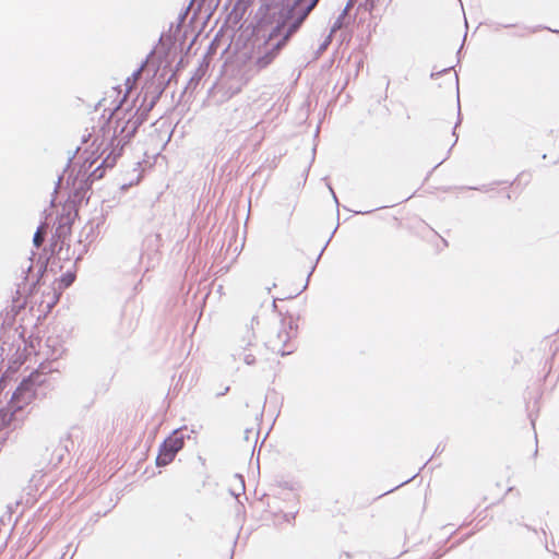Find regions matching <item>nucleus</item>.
<instances>
[{"label": "nucleus", "instance_id": "2f4dec72", "mask_svg": "<svg viewBox=\"0 0 559 559\" xmlns=\"http://www.w3.org/2000/svg\"><path fill=\"white\" fill-rule=\"evenodd\" d=\"M328 188H329L330 192L332 193V197H333V199H334V201L336 203V207L338 209L340 203H338L337 197H336V194H335V192H334V190H333V188H332V186L330 183H328Z\"/></svg>", "mask_w": 559, "mask_h": 559}, {"label": "nucleus", "instance_id": "9b49d317", "mask_svg": "<svg viewBox=\"0 0 559 559\" xmlns=\"http://www.w3.org/2000/svg\"><path fill=\"white\" fill-rule=\"evenodd\" d=\"M337 228H338V224L336 225V227H335V228H334V230L332 231V234H331L330 238L328 239V241L325 242V245L323 246V248H322V249H321V251L319 252V254H318V257H317V259H316L314 264L311 266V269H310V271H309V273H308V275H307L306 283H305V285L302 286V288H301L300 290L296 292L295 294H290V295H287V296H285V297H283V298H280V300L294 299V298L298 297V296H299L304 290H306V289H307L308 284H309V282H310V277H311V275L313 274V272H314V270H316V266H317V264H318V262H319V260H320L321 255L323 254V251H324V250H325V248L328 247V245H329L330 240L332 239V237H333V235L335 234V231L337 230Z\"/></svg>", "mask_w": 559, "mask_h": 559}, {"label": "nucleus", "instance_id": "f03ea898", "mask_svg": "<svg viewBox=\"0 0 559 559\" xmlns=\"http://www.w3.org/2000/svg\"><path fill=\"white\" fill-rule=\"evenodd\" d=\"M80 207L81 206H76L74 209L71 206L68 200L66 201V204L62 207V213L59 214L56 218V227L51 235L50 242L38 257L37 263L39 267L37 272V278L31 284H27V273L32 269V265H29L26 272H24V281L17 285V294L27 292V294L31 296L35 295L40 285V280L48 271V267H50V270L53 272L55 266H58L59 270H61L62 266L58 264L60 260L70 259V245L68 243V240L71 236L72 225Z\"/></svg>", "mask_w": 559, "mask_h": 559}, {"label": "nucleus", "instance_id": "37998d69", "mask_svg": "<svg viewBox=\"0 0 559 559\" xmlns=\"http://www.w3.org/2000/svg\"><path fill=\"white\" fill-rule=\"evenodd\" d=\"M43 215H45L46 217L51 215V212L48 210V209H45L43 212H41Z\"/></svg>", "mask_w": 559, "mask_h": 559}, {"label": "nucleus", "instance_id": "3c124183", "mask_svg": "<svg viewBox=\"0 0 559 559\" xmlns=\"http://www.w3.org/2000/svg\"><path fill=\"white\" fill-rule=\"evenodd\" d=\"M314 156H316V146L312 148V159H311V163L314 160Z\"/></svg>", "mask_w": 559, "mask_h": 559}, {"label": "nucleus", "instance_id": "c85d7f7f", "mask_svg": "<svg viewBox=\"0 0 559 559\" xmlns=\"http://www.w3.org/2000/svg\"><path fill=\"white\" fill-rule=\"evenodd\" d=\"M384 206H379V207H376V209H371V210H367V211H353L354 214L356 215H368V214H371L373 213L374 211L377 210H380V209H383Z\"/></svg>", "mask_w": 559, "mask_h": 559}, {"label": "nucleus", "instance_id": "c03bdc74", "mask_svg": "<svg viewBox=\"0 0 559 559\" xmlns=\"http://www.w3.org/2000/svg\"><path fill=\"white\" fill-rule=\"evenodd\" d=\"M528 418L531 420L532 426H534L535 425V418H533V415H532L531 412L528 413Z\"/></svg>", "mask_w": 559, "mask_h": 559}, {"label": "nucleus", "instance_id": "f704fd0d", "mask_svg": "<svg viewBox=\"0 0 559 559\" xmlns=\"http://www.w3.org/2000/svg\"><path fill=\"white\" fill-rule=\"evenodd\" d=\"M465 37H466V35L464 36L463 43H462V45L460 46V48L457 49V51H456L457 62H460V60H461V56H462V52H461V51H462V49H463V45H464Z\"/></svg>", "mask_w": 559, "mask_h": 559}, {"label": "nucleus", "instance_id": "09e8293b", "mask_svg": "<svg viewBox=\"0 0 559 559\" xmlns=\"http://www.w3.org/2000/svg\"><path fill=\"white\" fill-rule=\"evenodd\" d=\"M549 364V369L551 368V364H552V358H550L549 360H546L545 361V366H547Z\"/></svg>", "mask_w": 559, "mask_h": 559}, {"label": "nucleus", "instance_id": "9d476101", "mask_svg": "<svg viewBox=\"0 0 559 559\" xmlns=\"http://www.w3.org/2000/svg\"><path fill=\"white\" fill-rule=\"evenodd\" d=\"M281 324L283 330L277 333V338L282 342V347L277 350V353L285 357L294 353L295 348L289 347V341L292 338L297 337L298 334V323L295 320L294 316L286 311L285 317L281 319Z\"/></svg>", "mask_w": 559, "mask_h": 559}, {"label": "nucleus", "instance_id": "f8f14e48", "mask_svg": "<svg viewBox=\"0 0 559 559\" xmlns=\"http://www.w3.org/2000/svg\"><path fill=\"white\" fill-rule=\"evenodd\" d=\"M523 174H520L514 180L512 181H508V180H497V181H493L492 183L490 185H481V186H463V187H460L461 190H476V191H480V192H488L490 190H492V187L493 186H500V185H508V187H511L513 186L515 182H518L520 180V178L522 177Z\"/></svg>", "mask_w": 559, "mask_h": 559}, {"label": "nucleus", "instance_id": "473e14b6", "mask_svg": "<svg viewBox=\"0 0 559 559\" xmlns=\"http://www.w3.org/2000/svg\"><path fill=\"white\" fill-rule=\"evenodd\" d=\"M86 252H87V245H84V247H83L82 251H81V252L79 253V255L75 258V263H76L78 261H80Z\"/></svg>", "mask_w": 559, "mask_h": 559}, {"label": "nucleus", "instance_id": "6ab92c4d", "mask_svg": "<svg viewBox=\"0 0 559 559\" xmlns=\"http://www.w3.org/2000/svg\"><path fill=\"white\" fill-rule=\"evenodd\" d=\"M332 40L331 34H329L325 39L319 45L318 49L314 51L313 60L320 58V56L328 49Z\"/></svg>", "mask_w": 559, "mask_h": 559}, {"label": "nucleus", "instance_id": "a211bd4d", "mask_svg": "<svg viewBox=\"0 0 559 559\" xmlns=\"http://www.w3.org/2000/svg\"><path fill=\"white\" fill-rule=\"evenodd\" d=\"M78 430H79V428L72 427L71 431L67 435L66 439L60 440V443L62 445L60 451H64V452L69 453L74 448L73 437H74V432Z\"/></svg>", "mask_w": 559, "mask_h": 559}, {"label": "nucleus", "instance_id": "c756f323", "mask_svg": "<svg viewBox=\"0 0 559 559\" xmlns=\"http://www.w3.org/2000/svg\"><path fill=\"white\" fill-rule=\"evenodd\" d=\"M360 7H364L367 11H372L374 8V0H366L364 4H360Z\"/></svg>", "mask_w": 559, "mask_h": 559}, {"label": "nucleus", "instance_id": "a19ab883", "mask_svg": "<svg viewBox=\"0 0 559 559\" xmlns=\"http://www.w3.org/2000/svg\"><path fill=\"white\" fill-rule=\"evenodd\" d=\"M104 100H105V98H102L100 100H98V103L94 106L95 111L102 106Z\"/></svg>", "mask_w": 559, "mask_h": 559}, {"label": "nucleus", "instance_id": "ea45409f", "mask_svg": "<svg viewBox=\"0 0 559 559\" xmlns=\"http://www.w3.org/2000/svg\"><path fill=\"white\" fill-rule=\"evenodd\" d=\"M283 487L289 490H294V486L287 481L284 483Z\"/></svg>", "mask_w": 559, "mask_h": 559}, {"label": "nucleus", "instance_id": "5701e85b", "mask_svg": "<svg viewBox=\"0 0 559 559\" xmlns=\"http://www.w3.org/2000/svg\"><path fill=\"white\" fill-rule=\"evenodd\" d=\"M189 8H190V5H188L186 9H182L179 12L178 17H177V27H180L181 23H183L185 20L187 19Z\"/></svg>", "mask_w": 559, "mask_h": 559}, {"label": "nucleus", "instance_id": "6e6552de", "mask_svg": "<svg viewBox=\"0 0 559 559\" xmlns=\"http://www.w3.org/2000/svg\"><path fill=\"white\" fill-rule=\"evenodd\" d=\"M150 57L146 56L145 60H143L140 64L139 68H136L132 74L130 76H128L126 79V82H124V86H126V92H129L133 88L139 75H140V72L144 66V63L146 62V60L148 59ZM112 93L115 94V99L112 100L111 104H114V107L110 109V112H109V117L104 121V123L100 126L99 128V131L102 132V135L104 139H106L108 135H109V132H110V119L118 114V111L121 109L126 98H127V93H124L122 96L121 93H122V88L120 85H117L112 88Z\"/></svg>", "mask_w": 559, "mask_h": 559}, {"label": "nucleus", "instance_id": "72a5a7b5", "mask_svg": "<svg viewBox=\"0 0 559 559\" xmlns=\"http://www.w3.org/2000/svg\"><path fill=\"white\" fill-rule=\"evenodd\" d=\"M229 391H230V386L227 385V386H225L224 390H222L221 392L216 393V397H222V396L226 395Z\"/></svg>", "mask_w": 559, "mask_h": 559}, {"label": "nucleus", "instance_id": "de8ad7c7", "mask_svg": "<svg viewBox=\"0 0 559 559\" xmlns=\"http://www.w3.org/2000/svg\"><path fill=\"white\" fill-rule=\"evenodd\" d=\"M352 3H353V0H348L347 4L345 7L346 11L352 7Z\"/></svg>", "mask_w": 559, "mask_h": 559}, {"label": "nucleus", "instance_id": "4468645a", "mask_svg": "<svg viewBox=\"0 0 559 559\" xmlns=\"http://www.w3.org/2000/svg\"><path fill=\"white\" fill-rule=\"evenodd\" d=\"M254 322H258V318L257 317H253L251 319V325H250V328L247 326L246 335L240 341L239 347L243 352H246L249 347H251L253 345V341L255 340V333L253 331V323Z\"/></svg>", "mask_w": 559, "mask_h": 559}, {"label": "nucleus", "instance_id": "cd10ccee", "mask_svg": "<svg viewBox=\"0 0 559 559\" xmlns=\"http://www.w3.org/2000/svg\"><path fill=\"white\" fill-rule=\"evenodd\" d=\"M542 29H548V31H550L552 33H559L558 29H552V28L544 26V25H537V26L531 28V32L532 33H536V32L542 31Z\"/></svg>", "mask_w": 559, "mask_h": 559}, {"label": "nucleus", "instance_id": "1a4fd4ad", "mask_svg": "<svg viewBox=\"0 0 559 559\" xmlns=\"http://www.w3.org/2000/svg\"><path fill=\"white\" fill-rule=\"evenodd\" d=\"M179 32V27H177V21L171 22L169 24V28L167 32H163L160 34V37L157 41V44L151 49L147 57H151L154 51L156 50L157 46L160 45L157 53L160 58L159 64L164 61H166L170 55H175L178 48H181V46L185 43V38H181L179 41L176 33Z\"/></svg>", "mask_w": 559, "mask_h": 559}, {"label": "nucleus", "instance_id": "412c9836", "mask_svg": "<svg viewBox=\"0 0 559 559\" xmlns=\"http://www.w3.org/2000/svg\"><path fill=\"white\" fill-rule=\"evenodd\" d=\"M346 15V9H344L341 14L336 17V20L334 21L333 25L331 26V32L330 34L332 35L336 29L341 28L342 24H343V19L345 17Z\"/></svg>", "mask_w": 559, "mask_h": 559}, {"label": "nucleus", "instance_id": "c9c22d12", "mask_svg": "<svg viewBox=\"0 0 559 559\" xmlns=\"http://www.w3.org/2000/svg\"><path fill=\"white\" fill-rule=\"evenodd\" d=\"M134 103H135V100H134V102H133V103H132V104H131V105H130V106L124 110V115H123L122 119H124V118H126L127 114H129V112H131V111H132V108H133V106H134Z\"/></svg>", "mask_w": 559, "mask_h": 559}, {"label": "nucleus", "instance_id": "a878e982", "mask_svg": "<svg viewBox=\"0 0 559 559\" xmlns=\"http://www.w3.org/2000/svg\"><path fill=\"white\" fill-rule=\"evenodd\" d=\"M444 445H442L441 443H439L432 454V456L424 464V466L421 467V469L428 464V462L436 455H439L441 454L443 451H444Z\"/></svg>", "mask_w": 559, "mask_h": 559}, {"label": "nucleus", "instance_id": "f3484780", "mask_svg": "<svg viewBox=\"0 0 559 559\" xmlns=\"http://www.w3.org/2000/svg\"><path fill=\"white\" fill-rule=\"evenodd\" d=\"M75 281V273L71 270L64 272L58 280V285L60 289H66L70 287Z\"/></svg>", "mask_w": 559, "mask_h": 559}, {"label": "nucleus", "instance_id": "4be33fe9", "mask_svg": "<svg viewBox=\"0 0 559 559\" xmlns=\"http://www.w3.org/2000/svg\"><path fill=\"white\" fill-rule=\"evenodd\" d=\"M414 477H415V476H413V477H411V478H408V479H406V480L402 481V483H401V484H399L397 486H395V487H393V488H391V489L386 490L385 492H383V493L379 495V496L377 497V499H379V498H381V497H383V496H385V495H389V493H391V492L395 491L396 489L401 488L402 486H404V485L408 484L409 481H412V480L414 479Z\"/></svg>", "mask_w": 559, "mask_h": 559}, {"label": "nucleus", "instance_id": "20e7f679", "mask_svg": "<svg viewBox=\"0 0 559 559\" xmlns=\"http://www.w3.org/2000/svg\"><path fill=\"white\" fill-rule=\"evenodd\" d=\"M37 396L33 380L24 378L12 392L7 407L0 408V430L10 429L17 411L23 409Z\"/></svg>", "mask_w": 559, "mask_h": 559}, {"label": "nucleus", "instance_id": "4c0bfd02", "mask_svg": "<svg viewBox=\"0 0 559 559\" xmlns=\"http://www.w3.org/2000/svg\"><path fill=\"white\" fill-rule=\"evenodd\" d=\"M250 433H252V429L247 428V429L245 430V440H249V436H250Z\"/></svg>", "mask_w": 559, "mask_h": 559}, {"label": "nucleus", "instance_id": "864d4df0", "mask_svg": "<svg viewBox=\"0 0 559 559\" xmlns=\"http://www.w3.org/2000/svg\"><path fill=\"white\" fill-rule=\"evenodd\" d=\"M62 453L60 452L59 455H58V462H60L62 460Z\"/></svg>", "mask_w": 559, "mask_h": 559}, {"label": "nucleus", "instance_id": "7c9ffc66", "mask_svg": "<svg viewBox=\"0 0 559 559\" xmlns=\"http://www.w3.org/2000/svg\"><path fill=\"white\" fill-rule=\"evenodd\" d=\"M273 311L276 312L280 317H285V313L277 307L276 299L273 300Z\"/></svg>", "mask_w": 559, "mask_h": 559}, {"label": "nucleus", "instance_id": "aec40b11", "mask_svg": "<svg viewBox=\"0 0 559 559\" xmlns=\"http://www.w3.org/2000/svg\"><path fill=\"white\" fill-rule=\"evenodd\" d=\"M43 227H44V222L41 221L39 223V225L37 226L36 231L33 235V246L37 249L40 247V243H41L40 231H41Z\"/></svg>", "mask_w": 559, "mask_h": 559}, {"label": "nucleus", "instance_id": "a18cd8bd", "mask_svg": "<svg viewBox=\"0 0 559 559\" xmlns=\"http://www.w3.org/2000/svg\"><path fill=\"white\" fill-rule=\"evenodd\" d=\"M90 136H91L90 134H87V135H83V136H82V143H86V142H87V140L90 139Z\"/></svg>", "mask_w": 559, "mask_h": 559}, {"label": "nucleus", "instance_id": "e433bc0d", "mask_svg": "<svg viewBox=\"0 0 559 559\" xmlns=\"http://www.w3.org/2000/svg\"><path fill=\"white\" fill-rule=\"evenodd\" d=\"M131 186H132V181H131V182H129V183H123V185L121 186V188H120V189H121L122 191H127Z\"/></svg>", "mask_w": 559, "mask_h": 559}, {"label": "nucleus", "instance_id": "4d7b16f0", "mask_svg": "<svg viewBox=\"0 0 559 559\" xmlns=\"http://www.w3.org/2000/svg\"><path fill=\"white\" fill-rule=\"evenodd\" d=\"M236 477L242 478L239 474H236ZM241 483L243 484V479H241Z\"/></svg>", "mask_w": 559, "mask_h": 559}, {"label": "nucleus", "instance_id": "423d86ee", "mask_svg": "<svg viewBox=\"0 0 559 559\" xmlns=\"http://www.w3.org/2000/svg\"><path fill=\"white\" fill-rule=\"evenodd\" d=\"M187 430V426L173 430L159 444L155 460L157 467H165L170 464L178 452L183 449L186 440L190 439V435L186 433Z\"/></svg>", "mask_w": 559, "mask_h": 559}, {"label": "nucleus", "instance_id": "ddd939ff", "mask_svg": "<svg viewBox=\"0 0 559 559\" xmlns=\"http://www.w3.org/2000/svg\"><path fill=\"white\" fill-rule=\"evenodd\" d=\"M104 223V216L102 215V219L100 222H98L96 225H94V223L92 221H90L82 229L81 234H80V239H79V242L81 243L83 241V237H84V241H87L88 243H92L96 237H97V233L95 231L96 228H98L99 224H103Z\"/></svg>", "mask_w": 559, "mask_h": 559}, {"label": "nucleus", "instance_id": "79ce46f5", "mask_svg": "<svg viewBox=\"0 0 559 559\" xmlns=\"http://www.w3.org/2000/svg\"><path fill=\"white\" fill-rule=\"evenodd\" d=\"M501 27H504V28H509V27H514L516 26V24H500Z\"/></svg>", "mask_w": 559, "mask_h": 559}, {"label": "nucleus", "instance_id": "58836bf2", "mask_svg": "<svg viewBox=\"0 0 559 559\" xmlns=\"http://www.w3.org/2000/svg\"><path fill=\"white\" fill-rule=\"evenodd\" d=\"M237 539H238V537H236V538L234 539L233 548H231V552H230V558H229V559H233V556H234V549H235V547H236Z\"/></svg>", "mask_w": 559, "mask_h": 559}, {"label": "nucleus", "instance_id": "6e6d98bb", "mask_svg": "<svg viewBox=\"0 0 559 559\" xmlns=\"http://www.w3.org/2000/svg\"><path fill=\"white\" fill-rule=\"evenodd\" d=\"M507 199L511 200V194L510 193L507 194Z\"/></svg>", "mask_w": 559, "mask_h": 559}, {"label": "nucleus", "instance_id": "393cba45", "mask_svg": "<svg viewBox=\"0 0 559 559\" xmlns=\"http://www.w3.org/2000/svg\"><path fill=\"white\" fill-rule=\"evenodd\" d=\"M58 300H59V294L53 293L51 300L47 302V306H46L47 310L50 311L51 308L58 302Z\"/></svg>", "mask_w": 559, "mask_h": 559}, {"label": "nucleus", "instance_id": "7ed1b4c3", "mask_svg": "<svg viewBox=\"0 0 559 559\" xmlns=\"http://www.w3.org/2000/svg\"><path fill=\"white\" fill-rule=\"evenodd\" d=\"M76 150H79V147ZM106 150H109L107 156L92 171L91 168L98 159V156H94L93 152L84 158L78 168H75V166L70 168L78 151L73 152V154L69 156L63 173L69 171L67 178L68 201L72 207L75 209L76 206L87 204L92 195L93 182L102 179L106 171L116 165L117 160L123 153L121 147L114 145V141H109Z\"/></svg>", "mask_w": 559, "mask_h": 559}, {"label": "nucleus", "instance_id": "8fccbe9b", "mask_svg": "<svg viewBox=\"0 0 559 559\" xmlns=\"http://www.w3.org/2000/svg\"><path fill=\"white\" fill-rule=\"evenodd\" d=\"M62 176H63V175H61V176H59V177H58V180H57V182H56V188L59 186L60 181L62 180Z\"/></svg>", "mask_w": 559, "mask_h": 559}, {"label": "nucleus", "instance_id": "bb28decb", "mask_svg": "<svg viewBox=\"0 0 559 559\" xmlns=\"http://www.w3.org/2000/svg\"><path fill=\"white\" fill-rule=\"evenodd\" d=\"M452 68L453 67H449V68H444V69H442L440 71H437V72L433 71V72H431L430 78L431 79H438L442 74L448 73Z\"/></svg>", "mask_w": 559, "mask_h": 559}, {"label": "nucleus", "instance_id": "f257e3e1", "mask_svg": "<svg viewBox=\"0 0 559 559\" xmlns=\"http://www.w3.org/2000/svg\"><path fill=\"white\" fill-rule=\"evenodd\" d=\"M318 1L271 0L261 5L260 37L257 38L251 60H226L219 79L209 90V94H219L217 102L224 103L240 93L257 72L269 68L280 57Z\"/></svg>", "mask_w": 559, "mask_h": 559}, {"label": "nucleus", "instance_id": "49530a36", "mask_svg": "<svg viewBox=\"0 0 559 559\" xmlns=\"http://www.w3.org/2000/svg\"><path fill=\"white\" fill-rule=\"evenodd\" d=\"M342 556H345L347 559H350V558H352V554H350V552H347V551L343 552V554L341 555V557H342Z\"/></svg>", "mask_w": 559, "mask_h": 559}, {"label": "nucleus", "instance_id": "0eeeda50", "mask_svg": "<svg viewBox=\"0 0 559 559\" xmlns=\"http://www.w3.org/2000/svg\"><path fill=\"white\" fill-rule=\"evenodd\" d=\"M159 66L154 71L152 78L147 79L141 90L140 96H142L141 104L143 108H146V111H151L155 105L160 99L163 93L165 92L166 85L175 75L171 73L167 76V72L164 71L158 75L156 80V75L158 74Z\"/></svg>", "mask_w": 559, "mask_h": 559}, {"label": "nucleus", "instance_id": "dca6fc26", "mask_svg": "<svg viewBox=\"0 0 559 559\" xmlns=\"http://www.w3.org/2000/svg\"><path fill=\"white\" fill-rule=\"evenodd\" d=\"M462 120H463V117H462V112H461V105H460V100H457V119H456V122L452 130V135L455 136V140H454L453 144L451 145V147L449 148L447 157L444 159H442L439 164H437L435 166V168H437L439 165H441L449 157L453 146L456 144V142L459 140V134L456 133V128L461 124Z\"/></svg>", "mask_w": 559, "mask_h": 559}, {"label": "nucleus", "instance_id": "5fc2aeb1", "mask_svg": "<svg viewBox=\"0 0 559 559\" xmlns=\"http://www.w3.org/2000/svg\"><path fill=\"white\" fill-rule=\"evenodd\" d=\"M456 85L459 86V76L455 74Z\"/></svg>", "mask_w": 559, "mask_h": 559}, {"label": "nucleus", "instance_id": "2eb2a0df", "mask_svg": "<svg viewBox=\"0 0 559 559\" xmlns=\"http://www.w3.org/2000/svg\"><path fill=\"white\" fill-rule=\"evenodd\" d=\"M472 535V533H467L466 535H464L463 537H461L459 540H456L454 544L451 545V547L449 548H445V549H438L436 550L428 559H441L443 556H445L450 550L454 549L455 547L460 546L461 544H463L469 536Z\"/></svg>", "mask_w": 559, "mask_h": 559}, {"label": "nucleus", "instance_id": "39448f33", "mask_svg": "<svg viewBox=\"0 0 559 559\" xmlns=\"http://www.w3.org/2000/svg\"><path fill=\"white\" fill-rule=\"evenodd\" d=\"M148 114L150 111H146V108H143V106L140 105L136 110L124 121L123 126L120 127L119 131L118 127L120 118H118L117 126L110 139V141H114V145L121 147L123 151L124 147L132 141L139 128L147 121Z\"/></svg>", "mask_w": 559, "mask_h": 559}, {"label": "nucleus", "instance_id": "603ef678", "mask_svg": "<svg viewBox=\"0 0 559 559\" xmlns=\"http://www.w3.org/2000/svg\"><path fill=\"white\" fill-rule=\"evenodd\" d=\"M17 302V300L13 299V304L15 305ZM17 307H23L24 306V302L20 304V305H16Z\"/></svg>", "mask_w": 559, "mask_h": 559}, {"label": "nucleus", "instance_id": "b1692460", "mask_svg": "<svg viewBox=\"0 0 559 559\" xmlns=\"http://www.w3.org/2000/svg\"><path fill=\"white\" fill-rule=\"evenodd\" d=\"M243 361L248 366H253L257 362L255 356L252 354H245Z\"/></svg>", "mask_w": 559, "mask_h": 559}]
</instances>
